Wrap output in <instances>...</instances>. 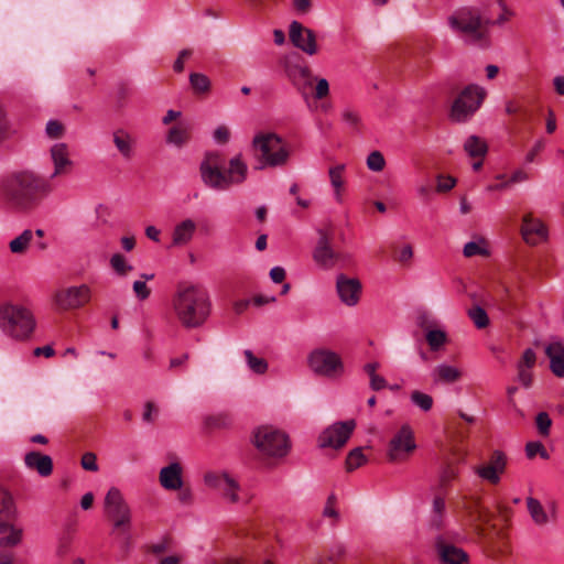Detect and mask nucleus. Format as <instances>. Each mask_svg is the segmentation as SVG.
<instances>
[{"label": "nucleus", "mask_w": 564, "mask_h": 564, "mask_svg": "<svg viewBox=\"0 0 564 564\" xmlns=\"http://www.w3.org/2000/svg\"><path fill=\"white\" fill-rule=\"evenodd\" d=\"M34 234L31 229L23 230L9 242V249L13 254H24L32 243Z\"/></svg>", "instance_id": "obj_31"}, {"label": "nucleus", "mask_w": 564, "mask_h": 564, "mask_svg": "<svg viewBox=\"0 0 564 564\" xmlns=\"http://www.w3.org/2000/svg\"><path fill=\"white\" fill-rule=\"evenodd\" d=\"M36 326L32 311L20 303L6 302L0 305V330L13 340L31 337Z\"/></svg>", "instance_id": "obj_3"}, {"label": "nucleus", "mask_w": 564, "mask_h": 564, "mask_svg": "<svg viewBox=\"0 0 564 564\" xmlns=\"http://www.w3.org/2000/svg\"><path fill=\"white\" fill-rule=\"evenodd\" d=\"M191 55H192V51L191 50H186V48L182 50L178 53V56H177L176 61L173 64V69L176 73L183 72V69H184V59L189 57Z\"/></svg>", "instance_id": "obj_62"}, {"label": "nucleus", "mask_w": 564, "mask_h": 564, "mask_svg": "<svg viewBox=\"0 0 564 564\" xmlns=\"http://www.w3.org/2000/svg\"><path fill=\"white\" fill-rule=\"evenodd\" d=\"M45 133L51 139H59L64 135L65 128L58 120L51 119L46 123Z\"/></svg>", "instance_id": "obj_50"}, {"label": "nucleus", "mask_w": 564, "mask_h": 564, "mask_svg": "<svg viewBox=\"0 0 564 564\" xmlns=\"http://www.w3.org/2000/svg\"><path fill=\"white\" fill-rule=\"evenodd\" d=\"M464 150L470 158L482 159L488 152L487 143L477 135H470L464 144Z\"/></svg>", "instance_id": "obj_36"}, {"label": "nucleus", "mask_w": 564, "mask_h": 564, "mask_svg": "<svg viewBox=\"0 0 564 564\" xmlns=\"http://www.w3.org/2000/svg\"><path fill=\"white\" fill-rule=\"evenodd\" d=\"M12 521L0 519V547H15L22 542L23 528Z\"/></svg>", "instance_id": "obj_20"}, {"label": "nucleus", "mask_w": 564, "mask_h": 564, "mask_svg": "<svg viewBox=\"0 0 564 564\" xmlns=\"http://www.w3.org/2000/svg\"><path fill=\"white\" fill-rule=\"evenodd\" d=\"M433 375L435 377V382H445V383L455 382L462 376L460 371L457 368H455L453 366H448V365L437 366L434 369Z\"/></svg>", "instance_id": "obj_38"}, {"label": "nucleus", "mask_w": 564, "mask_h": 564, "mask_svg": "<svg viewBox=\"0 0 564 564\" xmlns=\"http://www.w3.org/2000/svg\"><path fill=\"white\" fill-rule=\"evenodd\" d=\"M252 147L258 153L259 169L284 166L291 155L290 145L273 132L256 134Z\"/></svg>", "instance_id": "obj_6"}, {"label": "nucleus", "mask_w": 564, "mask_h": 564, "mask_svg": "<svg viewBox=\"0 0 564 564\" xmlns=\"http://www.w3.org/2000/svg\"><path fill=\"white\" fill-rule=\"evenodd\" d=\"M336 291L343 303L352 305V279L345 274H338L336 280Z\"/></svg>", "instance_id": "obj_32"}, {"label": "nucleus", "mask_w": 564, "mask_h": 564, "mask_svg": "<svg viewBox=\"0 0 564 564\" xmlns=\"http://www.w3.org/2000/svg\"><path fill=\"white\" fill-rule=\"evenodd\" d=\"M351 431L352 421L335 423L321 433L318 445L323 448L337 449L347 442Z\"/></svg>", "instance_id": "obj_16"}, {"label": "nucleus", "mask_w": 564, "mask_h": 564, "mask_svg": "<svg viewBox=\"0 0 564 564\" xmlns=\"http://www.w3.org/2000/svg\"><path fill=\"white\" fill-rule=\"evenodd\" d=\"M445 510V501L444 498L437 496L434 498L433 501V518H432V525L436 529H440L442 527V517Z\"/></svg>", "instance_id": "obj_47"}, {"label": "nucleus", "mask_w": 564, "mask_h": 564, "mask_svg": "<svg viewBox=\"0 0 564 564\" xmlns=\"http://www.w3.org/2000/svg\"><path fill=\"white\" fill-rule=\"evenodd\" d=\"M18 518V509L12 496L0 487V519L15 520Z\"/></svg>", "instance_id": "obj_29"}, {"label": "nucleus", "mask_w": 564, "mask_h": 564, "mask_svg": "<svg viewBox=\"0 0 564 564\" xmlns=\"http://www.w3.org/2000/svg\"><path fill=\"white\" fill-rule=\"evenodd\" d=\"M345 165L338 164L329 170L330 184L334 189V198L337 203H343V173Z\"/></svg>", "instance_id": "obj_35"}, {"label": "nucleus", "mask_w": 564, "mask_h": 564, "mask_svg": "<svg viewBox=\"0 0 564 564\" xmlns=\"http://www.w3.org/2000/svg\"><path fill=\"white\" fill-rule=\"evenodd\" d=\"M91 299V289L87 284L68 286L59 290L54 295V302L58 308L76 310L87 304Z\"/></svg>", "instance_id": "obj_13"}, {"label": "nucleus", "mask_w": 564, "mask_h": 564, "mask_svg": "<svg viewBox=\"0 0 564 564\" xmlns=\"http://www.w3.org/2000/svg\"><path fill=\"white\" fill-rule=\"evenodd\" d=\"M166 143L175 148L184 147L189 140V124L180 122L172 127L166 134Z\"/></svg>", "instance_id": "obj_27"}, {"label": "nucleus", "mask_w": 564, "mask_h": 564, "mask_svg": "<svg viewBox=\"0 0 564 564\" xmlns=\"http://www.w3.org/2000/svg\"><path fill=\"white\" fill-rule=\"evenodd\" d=\"M322 517L327 520L330 525L339 521L340 513L336 495L332 494L328 496L322 511Z\"/></svg>", "instance_id": "obj_39"}, {"label": "nucleus", "mask_w": 564, "mask_h": 564, "mask_svg": "<svg viewBox=\"0 0 564 564\" xmlns=\"http://www.w3.org/2000/svg\"><path fill=\"white\" fill-rule=\"evenodd\" d=\"M527 508L535 524L544 525L549 522V517L538 499L533 497L527 498Z\"/></svg>", "instance_id": "obj_37"}, {"label": "nucleus", "mask_w": 564, "mask_h": 564, "mask_svg": "<svg viewBox=\"0 0 564 564\" xmlns=\"http://www.w3.org/2000/svg\"><path fill=\"white\" fill-rule=\"evenodd\" d=\"M417 325L421 327L425 333H427V329H434L435 322L430 318L427 314H421L417 317Z\"/></svg>", "instance_id": "obj_63"}, {"label": "nucleus", "mask_w": 564, "mask_h": 564, "mask_svg": "<svg viewBox=\"0 0 564 564\" xmlns=\"http://www.w3.org/2000/svg\"><path fill=\"white\" fill-rule=\"evenodd\" d=\"M314 261L324 269H330L335 264L336 253L328 243V239L322 236L313 252Z\"/></svg>", "instance_id": "obj_24"}, {"label": "nucleus", "mask_w": 564, "mask_h": 564, "mask_svg": "<svg viewBox=\"0 0 564 564\" xmlns=\"http://www.w3.org/2000/svg\"><path fill=\"white\" fill-rule=\"evenodd\" d=\"M284 70L305 102L308 104L311 99L322 100L329 95L328 80L323 77H315L312 69L303 61L288 62Z\"/></svg>", "instance_id": "obj_4"}, {"label": "nucleus", "mask_w": 564, "mask_h": 564, "mask_svg": "<svg viewBox=\"0 0 564 564\" xmlns=\"http://www.w3.org/2000/svg\"><path fill=\"white\" fill-rule=\"evenodd\" d=\"M50 160L53 164V172L50 176L51 180L67 174L74 166V161L70 158V150L66 142H55L48 150Z\"/></svg>", "instance_id": "obj_17"}, {"label": "nucleus", "mask_w": 564, "mask_h": 564, "mask_svg": "<svg viewBox=\"0 0 564 564\" xmlns=\"http://www.w3.org/2000/svg\"><path fill=\"white\" fill-rule=\"evenodd\" d=\"M435 545L441 561L445 564H463L468 560L464 550L447 543L442 536H437Z\"/></svg>", "instance_id": "obj_19"}, {"label": "nucleus", "mask_w": 564, "mask_h": 564, "mask_svg": "<svg viewBox=\"0 0 564 564\" xmlns=\"http://www.w3.org/2000/svg\"><path fill=\"white\" fill-rule=\"evenodd\" d=\"M468 316L479 329L486 328L489 325L488 314L478 305L468 310Z\"/></svg>", "instance_id": "obj_43"}, {"label": "nucleus", "mask_w": 564, "mask_h": 564, "mask_svg": "<svg viewBox=\"0 0 564 564\" xmlns=\"http://www.w3.org/2000/svg\"><path fill=\"white\" fill-rule=\"evenodd\" d=\"M173 312L186 328H197L205 324L212 312L208 292L198 284L182 283L172 297Z\"/></svg>", "instance_id": "obj_1"}, {"label": "nucleus", "mask_w": 564, "mask_h": 564, "mask_svg": "<svg viewBox=\"0 0 564 564\" xmlns=\"http://www.w3.org/2000/svg\"><path fill=\"white\" fill-rule=\"evenodd\" d=\"M506 112L508 115H522L523 118L528 117V111L521 107L517 101L510 100L506 104Z\"/></svg>", "instance_id": "obj_60"}, {"label": "nucleus", "mask_w": 564, "mask_h": 564, "mask_svg": "<svg viewBox=\"0 0 564 564\" xmlns=\"http://www.w3.org/2000/svg\"><path fill=\"white\" fill-rule=\"evenodd\" d=\"M159 409L153 402H147L143 406L142 420L147 423H153L158 417Z\"/></svg>", "instance_id": "obj_55"}, {"label": "nucleus", "mask_w": 564, "mask_h": 564, "mask_svg": "<svg viewBox=\"0 0 564 564\" xmlns=\"http://www.w3.org/2000/svg\"><path fill=\"white\" fill-rule=\"evenodd\" d=\"M507 460V455L502 451L496 449L486 463L475 468V473L482 480L497 485L501 475L506 471Z\"/></svg>", "instance_id": "obj_14"}, {"label": "nucleus", "mask_w": 564, "mask_h": 564, "mask_svg": "<svg viewBox=\"0 0 564 564\" xmlns=\"http://www.w3.org/2000/svg\"><path fill=\"white\" fill-rule=\"evenodd\" d=\"M196 231V224L193 219L186 218L175 225L172 232V243L183 247L191 242Z\"/></svg>", "instance_id": "obj_23"}, {"label": "nucleus", "mask_w": 564, "mask_h": 564, "mask_svg": "<svg viewBox=\"0 0 564 564\" xmlns=\"http://www.w3.org/2000/svg\"><path fill=\"white\" fill-rule=\"evenodd\" d=\"M411 401L425 412L433 406V398L417 390L411 393Z\"/></svg>", "instance_id": "obj_46"}, {"label": "nucleus", "mask_w": 564, "mask_h": 564, "mask_svg": "<svg viewBox=\"0 0 564 564\" xmlns=\"http://www.w3.org/2000/svg\"><path fill=\"white\" fill-rule=\"evenodd\" d=\"M291 43L303 53L313 56L318 52L316 34L299 21H292L289 26Z\"/></svg>", "instance_id": "obj_15"}, {"label": "nucleus", "mask_w": 564, "mask_h": 564, "mask_svg": "<svg viewBox=\"0 0 564 564\" xmlns=\"http://www.w3.org/2000/svg\"><path fill=\"white\" fill-rule=\"evenodd\" d=\"M17 189L13 198L23 206L35 204L39 198L46 197L52 193L48 181L30 172H22L14 177Z\"/></svg>", "instance_id": "obj_8"}, {"label": "nucleus", "mask_w": 564, "mask_h": 564, "mask_svg": "<svg viewBox=\"0 0 564 564\" xmlns=\"http://www.w3.org/2000/svg\"><path fill=\"white\" fill-rule=\"evenodd\" d=\"M535 425L541 436L547 437L551 432L552 420L546 412H540L535 416Z\"/></svg>", "instance_id": "obj_45"}, {"label": "nucleus", "mask_w": 564, "mask_h": 564, "mask_svg": "<svg viewBox=\"0 0 564 564\" xmlns=\"http://www.w3.org/2000/svg\"><path fill=\"white\" fill-rule=\"evenodd\" d=\"M525 455L529 459H533L536 455L543 459L550 458L544 445L539 441L528 442L525 444Z\"/></svg>", "instance_id": "obj_44"}, {"label": "nucleus", "mask_w": 564, "mask_h": 564, "mask_svg": "<svg viewBox=\"0 0 564 564\" xmlns=\"http://www.w3.org/2000/svg\"><path fill=\"white\" fill-rule=\"evenodd\" d=\"M415 449L414 432L409 424H403L390 440L387 457L388 460L393 464L404 463Z\"/></svg>", "instance_id": "obj_10"}, {"label": "nucleus", "mask_w": 564, "mask_h": 564, "mask_svg": "<svg viewBox=\"0 0 564 564\" xmlns=\"http://www.w3.org/2000/svg\"><path fill=\"white\" fill-rule=\"evenodd\" d=\"M218 490L221 492L224 499L230 503H240L242 501L240 496L241 487L231 475Z\"/></svg>", "instance_id": "obj_30"}, {"label": "nucleus", "mask_w": 564, "mask_h": 564, "mask_svg": "<svg viewBox=\"0 0 564 564\" xmlns=\"http://www.w3.org/2000/svg\"><path fill=\"white\" fill-rule=\"evenodd\" d=\"M270 278L274 283H281L285 278V270L282 267H273L270 270Z\"/></svg>", "instance_id": "obj_64"}, {"label": "nucleus", "mask_w": 564, "mask_h": 564, "mask_svg": "<svg viewBox=\"0 0 564 564\" xmlns=\"http://www.w3.org/2000/svg\"><path fill=\"white\" fill-rule=\"evenodd\" d=\"M230 476L229 473L223 469H209L206 470L203 475V482L209 489H220L223 484Z\"/></svg>", "instance_id": "obj_34"}, {"label": "nucleus", "mask_w": 564, "mask_h": 564, "mask_svg": "<svg viewBox=\"0 0 564 564\" xmlns=\"http://www.w3.org/2000/svg\"><path fill=\"white\" fill-rule=\"evenodd\" d=\"M425 339L431 350L437 351L447 341V335L442 329H427Z\"/></svg>", "instance_id": "obj_42"}, {"label": "nucleus", "mask_w": 564, "mask_h": 564, "mask_svg": "<svg viewBox=\"0 0 564 564\" xmlns=\"http://www.w3.org/2000/svg\"><path fill=\"white\" fill-rule=\"evenodd\" d=\"M463 253L466 258H471L478 254L487 256L488 251L485 248H481L477 242L470 241L464 246Z\"/></svg>", "instance_id": "obj_53"}, {"label": "nucleus", "mask_w": 564, "mask_h": 564, "mask_svg": "<svg viewBox=\"0 0 564 564\" xmlns=\"http://www.w3.org/2000/svg\"><path fill=\"white\" fill-rule=\"evenodd\" d=\"M213 141L218 145H225L229 142L231 132L225 124L217 126L213 131Z\"/></svg>", "instance_id": "obj_48"}, {"label": "nucleus", "mask_w": 564, "mask_h": 564, "mask_svg": "<svg viewBox=\"0 0 564 564\" xmlns=\"http://www.w3.org/2000/svg\"><path fill=\"white\" fill-rule=\"evenodd\" d=\"M465 509L475 521L489 523L494 517L492 512L481 503L479 497H473L465 503Z\"/></svg>", "instance_id": "obj_26"}, {"label": "nucleus", "mask_w": 564, "mask_h": 564, "mask_svg": "<svg viewBox=\"0 0 564 564\" xmlns=\"http://www.w3.org/2000/svg\"><path fill=\"white\" fill-rule=\"evenodd\" d=\"M82 467L89 471H97L98 464L96 455L90 452L84 454L82 457Z\"/></svg>", "instance_id": "obj_57"}, {"label": "nucleus", "mask_w": 564, "mask_h": 564, "mask_svg": "<svg viewBox=\"0 0 564 564\" xmlns=\"http://www.w3.org/2000/svg\"><path fill=\"white\" fill-rule=\"evenodd\" d=\"M448 24L455 31L468 36L474 43L489 45L491 20L484 18L479 8L462 7L448 17Z\"/></svg>", "instance_id": "obj_5"}, {"label": "nucleus", "mask_w": 564, "mask_h": 564, "mask_svg": "<svg viewBox=\"0 0 564 564\" xmlns=\"http://www.w3.org/2000/svg\"><path fill=\"white\" fill-rule=\"evenodd\" d=\"M536 361V355L533 349L528 348L523 351L521 359L519 360L517 366H522L527 368H533Z\"/></svg>", "instance_id": "obj_58"}, {"label": "nucleus", "mask_w": 564, "mask_h": 564, "mask_svg": "<svg viewBox=\"0 0 564 564\" xmlns=\"http://www.w3.org/2000/svg\"><path fill=\"white\" fill-rule=\"evenodd\" d=\"M436 181L437 183L435 191L437 193H447L456 185V178L451 175L444 176L440 174L437 175Z\"/></svg>", "instance_id": "obj_51"}, {"label": "nucleus", "mask_w": 564, "mask_h": 564, "mask_svg": "<svg viewBox=\"0 0 564 564\" xmlns=\"http://www.w3.org/2000/svg\"><path fill=\"white\" fill-rule=\"evenodd\" d=\"M104 506L107 516L112 520L115 529H128L130 527L131 509L119 488L111 487L107 491Z\"/></svg>", "instance_id": "obj_11"}, {"label": "nucleus", "mask_w": 564, "mask_h": 564, "mask_svg": "<svg viewBox=\"0 0 564 564\" xmlns=\"http://www.w3.org/2000/svg\"><path fill=\"white\" fill-rule=\"evenodd\" d=\"M148 549L150 553L160 555L169 550V540L166 538H161L156 542L151 543Z\"/></svg>", "instance_id": "obj_59"}, {"label": "nucleus", "mask_w": 564, "mask_h": 564, "mask_svg": "<svg viewBox=\"0 0 564 564\" xmlns=\"http://www.w3.org/2000/svg\"><path fill=\"white\" fill-rule=\"evenodd\" d=\"M189 84L193 90L197 94H206L212 87V82L207 75L203 73H191Z\"/></svg>", "instance_id": "obj_41"}, {"label": "nucleus", "mask_w": 564, "mask_h": 564, "mask_svg": "<svg viewBox=\"0 0 564 564\" xmlns=\"http://www.w3.org/2000/svg\"><path fill=\"white\" fill-rule=\"evenodd\" d=\"M457 469L451 465L446 466L440 477V486L445 488L457 477Z\"/></svg>", "instance_id": "obj_52"}, {"label": "nucleus", "mask_w": 564, "mask_h": 564, "mask_svg": "<svg viewBox=\"0 0 564 564\" xmlns=\"http://www.w3.org/2000/svg\"><path fill=\"white\" fill-rule=\"evenodd\" d=\"M522 235L525 241L535 243L533 236L543 238L546 235V229L540 220H534L530 215H527L523 218Z\"/></svg>", "instance_id": "obj_28"}, {"label": "nucleus", "mask_w": 564, "mask_h": 564, "mask_svg": "<svg viewBox=\"0 0 564 564\" xmlns=\"http://www.w3.org/2000/svg\"><path fill=\"white\" fill-rule=\"evenodd\" d=\"M412 257H413L412 246L411 245H406V246H404L400 250L399 254L395 257V260L399 261L402 264H405V263L410 262Z\"/></svg>", "instance_id": "obj_61"}, {"label": "nucleus", "mask_w": 564, "mask_h": 564, "mask_svg": "<svg viewBox=\"0 0 564 564\" xmlns=\"http://www.w3.org/2000/svg\"><path fill=\"white\" fill-rule=\"evenodd\" d=\"M243 356L246 365L252 373L261 376L268 371L269 364L264 358L254 355L250 349L243 350Z\"/></svg>", "instance_id": "obj_33"}, {"label": "nucleus", "mask_w": 564, "mask_h": 564, "mask_svg": "<svg viewBox=\"0 0 564 564\" xmlns=\"http://www.w3.org/2000/svg\"><path fill=\"white\" fill-rule=\"evenodd\" d=\"M159 482L167 491L181 490L184 486L183 467L178 462H172L159 471Z\"/></svg>", "instance_id": "obj_18"}, {"label": "nucleus", "mask_w": 564, "mask_h": 564, "mask_svg": "<svg viewBox=\"0 0 564 564\" xmlns=\"http://www.w3.org/2000/svg\"><path fill=\"white\" fill-rule=\"evenodd\" d=\"M550 359V369L554 376L564 378V346L561 343H552L545 348Z\"/></svg>", "instance_id": "obj_25"}, {"label": "nucleus", "mask_w": 564, "mask_h": 564, "mask_svg": "<svg viewBox=\"0 0 564 564\" xmlns=\"http://www.w3.org/2000/svg\"><path fill=\"white\" fill-rule=\"evenodd\" d=\"M532 368L517 366L518 381L524 387L530 388L533 381Z\"/></svg>", "instance_id": "obj_54"}, {"label": "nucleus", "mask_w": 564, "mask_h": 564, "mask_svg": "<svg viewBox=\"0 0 564 564\" xmlns=\"http://www.w3.org/2000/svg\"><path fill=\"white\" fill-rule=\"evenodd\" d=\"M24 464L29 469H34L42 477H47L53 471V460L48 455L39 452H30L24 456Z\"/></svg>", "instance_id": "obj_22"}, {"label": "nucleus", "mask_w": 564, "mask_h": 564, "mask_svg": "<svg viewBox=\"0 0 564 564\" xmlns=\"http://www.w3.org/2000/svg\"><path fill=\"white\" fill-rule=\"evenodd\" d=\"M386 160L381 152L373 151L367 158V166L369 170L380 172L384 169Z\"/></svg>", "instance_id": "obj_49"}, {"label": "nucleus", "mask_w": 564, "mask_h": 564, "mask_svg": "<svg viewBox=\"0 0 564 564\" xmlns=\"http://www.w3.org/2000/svg\"><path fill=\"white\" fill-rule=\"evenodd\" d=\"M307 365L312 372L326 378H337L344 371L340 357L326 348L312 350L307 356Z\"/></svg>", "instance_id": "obj_9"}, {"label": "nucleus", "mask_w": 564, "mask_h": 564, "mask_svg": "<svg viewBox=\"0 0 564 564\" xmlns=\"http://www.w3.org/2000/svg\"><path fill=\"white\" fill-rule=\"evenodd\" d=\"M218 161V153L208 152L200 163V177L207 187L224 192L231 186L242 184L247 180L249 169L241 153L234 155L229 160L226 171L219 167Z\"/></svg>", "instance_id": "obj_2"}, {"label": "nucleus", "mask_w": 564, "mask_h": 564, "mask_svg": "<svg viewBox=\"0 0 564 564\" xmlns=\"http://www.w3.org/2000/svg\"><path fill=\"white\" fill-rule=\"evenodd\" d=\"M110 267L119 276H127L133 270V265L121 253H113L110 257Z\"/></svg>", "instance_id": "obj_40"}, {"label": "nucleus", "mask_w": 564, "mask_h": 564, "mask_svg": "<svg viewBox=\"0 0 564 564\" xmlns=\"http://www.w3.org/2000/svg\"><path fill=\"white\" fill-rule=\"evenodd\" d=\"M132 289L135 296L141 301H144L150 296V290L147 286L145 281L135 280L133 282Z\"/></svg>", "instance_id": "obj_56"}, {"label": "nucleus", "mask_w": 564, "mask_h": 564, "mask_svg": "<svg viewBox=\"0 0 564 564\" xmlns=\"http://www.w3.org/2000/svg\"><path fill=\"white\" fill-rule=\"evenodd\" d=\"M251 443L262 455L273 458L284 457L291 448L286 433L269 424L252 430Z\"/></svg>", "instance_id": "obj_7"}, {"label": "nucleus", "mask_w": 564, "mask_h": 564, "mask_svg": "<svg viewBox=\"0 0 564 564\" xmlns=\"http://www.w3.org/2000/svg\"><path fill=\"white\" fill-rule=\"evenodd\" d=\"M484 96L485 93L477 86H467L453 102L452 119L458 122L467 120L479 108Z\"/></svg>", "instance_id": "obj_12"}, {"label": "nucleus", "mask_w": 564, "mask_h": 564, "mask_svg": "<svg viewBox=\"0 0 564 564\" xmlns=\"http://www.w3.org/2000/svg\"><path fill=\"white\" fill-rule=\"evenodd\" d=\"M113 144L124 160H130L135 153V140L124 129H118L112 132Z\"/></svg>", "instance_id": "obj_21"}]
</instances>
